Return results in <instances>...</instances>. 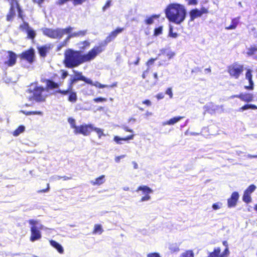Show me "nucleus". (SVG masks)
<instances>
[{
    "instance_id": "nucleus-1",
    "label": "nucleus",
    "mask_w": 257,
    "mask_h": 257,
    "mask_svg": "<svg viewBox=\"0 0 257 257\" xmlns=\"http://www.w3.org/2000/svg\"><path fill=\"white\" fill-rule=\"evenodd\" d=\"M103 51V45L95 46L87 53L83 54H81L80 51L69 48L64 52L63 64L68 68L76 67L83 63L94 60Z\"/></svg>"
},
{
    "instance_id": "nucleus-2",
    "label": "nucleus",
    "mask_w": 257,
    "mask_h": 257,
    "mask_svg": "<svg viewBox=\"0 0 257 257\" xmlns=\"http://www.w3.org/2000/svg\"><path fill=\"white\" fill-rule=\"evenodd\" d=\"M186 15L184 6L178 4L170 5L166 10V16L168 19L177 24H180L185 20Z\"/></svg>"
},
{
    "instance_id": "nucleus-3",
    "label": "nucleus",
    "mask_w": 257,
    "mask_h": 257,
    "mask_svg": "<svg viewBox=\"0 0 257 257\" xmlns=\"http://www.w3.org/2000/svg\"><path fill=\"white\" fill-rule=\"evenodd\" d=\"M73 28L71 26L64 29L56 28L55 29L44 28L41 29L43 34L51 39H61L65 34H70Z\"/></svg>"
},
{
    "instance_id": "nucleus-4",
    "label": "nucleus",
    "mask_w": 257,
    "mask_h": 257,
    "mask_svg": "<svg viewBox=\"0 0 257 257\" xmlns=\"http://www.w3.org/2000/svg\"><path fill=\"white\" fill-rule=\"evenodd\" d=\"M231 98H238L241 101L246 102V103L239 108L238 111L242 112L244 110L251 109H257V106L254 104L248 103L253 100L254 96L252 93H240L238 94L233 95L230 96Z\"/></svg>"
},
{
    "instance_id": "nucleus-5",
    "label": "nucleus",
    "mask_w": 257,
    "mask_h": 257,
    "mask_svg": "<svg viewBox=\"0 0 257 257\" xmlns=\"http://www.w3.org/2000/svg\"><path fill=\"white\" fill-rule=\"evenodd\" d=\"M244 66L238 62H235L227 67V72L231 78L238 79L242 75Z\"/></svg>"
},
{
    "instance_id": "nucleus-6",
    "label": "nucleus",
    "mask_w": 257,
    "mask_h": 257,
    "mask_svg": "<svg viewBox=\"0 0 257 257\" xmlns=\"http://www.w3.org/2000/svg\"><path fill=\"white\" fill-rule=\"evenodd\" d=\"M28 222L31 225L30 227L31 235L30 236V240L32 242H34L40 239L42 237L40 230L43 228V225L40 224L39 226H37L39 223V221L37 220L30 219L28 220Z\"/></svg>"
},
{
    "instance_id": "nucleus-7",
    "label": "nucleus",
    "mask_w": 257,
    "mask_h": 257,
    "mask_svg": "<svg viewBox=\"0 0 257 257\" xmlns=\"http://www.w3.org/2000/svg\"><path fill=\"white\" fill-rule=\"evenodd\" d=\"M45 87L42 86H37L34 87L32 92V98L37 102H44L47 95L43 94L45 90Z\"/></svg>"
},
{
    "instance_id": "nucleus-8",
    "label": "nucleus",
    "mask_w": 257,
    "mask_h": 257,
    "mask_svg": "<svg viewBox=\"0 0 257 257\" xmlns=\"http://www.w3.org/2000/svg\"><path fill=\"white\" fill-rule=\"evenodd\" d=\"M19 57L22 60H25L29 64H32L35 60V52L33 47L22 52Z\"/></svg>"
},
{
    "instance_id": "nucleus-9",
    "label": "nucleus",
    "mask_w": 257,
    "mask_h": 257,
    "mask_svg": "<svg viewBox=\"0 0 257 257\" xmlns=\"http://www.w3.org/2000/svg\"><path fill=\"white\" fill-rule=\"evenodd\" d=\"M92 129L93 124H81L78 126L76 130H74V133L75 134H82L86 136L90 134L92 132Z\"/></svg>"
},
{
    "instance_id": "nucleus-10",
    "label": "nucleus",
    "mask_w": 257,
    "mask_h": 257,
    "mask_svg": "<svg viewBox=\"0 0 257 257\" xmlns=\"http://www.w3.org/2000/svg\"><path fill=\"white\" fill-rule=\"evenodd\" d=\"M124 30L123 28L117 27L114 30L110 32L104 40V44L101 43L100 45H103V48L104 49V46L108 43L113 41L117 36V35L121 33Z\"/></svg>"
},
{
    "instance_id": "nucleus-11",
    "label": "nucleus",
    "mask_w": 257,
    "mask_h": 257,
    "mask_svg": "<svg viewBox=\"0 0 257 257\" xmlns=\"http://www.w3.org/2000/svg\"><path fill=\"white\" fill-rule=\"evenodd\" d=\"M139 191H141L142 193L145 195L141 199L142 202L148 201L151 199V196L149 194L153 193V190L149 187L146 185L140 186L136 189L137 192Z\"/></svg>"
},
{
    "instance_id": "nucleus-12",
    "label": "nucleus",
    "mask_w": 257,
    "mask_h": 257,
    "mask_svg": "<svg viewBox=\"0 0 257 257\" xmlns=\"http://www.w3.org/2000/svg\"><path fill=\"white\" fill-rule=\"evenodd\" d=\"M41 82L46 84L45 88L47 90L58 89L61 85V83L55 82L51 79L42 78Z\"/></svg>"
},
{
    "instance_id": "nucleus-13",
    "label": "nucleus",
    "mask_w": 257,
    "mask_h": 257,
    "mask_svg": "<svg viewBox=\"0 0 257 257\" xmlns=\"http://www.w3.org/2000/svg\"><path fill=\"white\" fill-rule=\"evenodd\" d=\"M228 250L224 249L221 252V248L219 247H215L212 252L208 253L207 257H228Z\"/></svg>"
},
{
    "instance_id": "nucleus-14",
    "label": "nucleus",
    "mask_w": 257,
    "mask_h": 257,
    "mask_svg": "<svg viewBox=\"0 0 257 257\" xmlns=\"http://www.w3.org/2000/svg\"><path fill=\"white\" fill-rule=\"evenodd\" d=\"M8 60L4 62V64L7 67H12L16 64L17 56L12 51H8Z\"/></svg>"
},
{
    "instance_id": "nucleus-15",
    "label": "nucleus",
    "mask_w": 257,
    "mask_h": 257,
    "mask_svg": "<svg viewBox=\"0 0 257 257\" xmlns=\"http://www.w3.org/2000/svg\"><path fill=\"white\" fill-rule=\"evenodd\" d=\"M208 10L207 9L203 7L200 10L197 9H193L189 12L190 20L193 21L195 19L201 17L203 14H207Z\"/></svg>"
},
{
    "instance_id": "nucleus-16",
    "label": "nucleus",
    "mask_w": 257,
    "mask_h": 257,
    "mask_svg": "<svg viewBox=\"0 0 257 257\" xmlns=\"http://www.w3.org/2000/svg\"><path fill=\"white\" fill-rule=\"evenodd\" d=\"M239 194L237 192H233L230 197L227 199V206L229 208L235 207L239 199Z\"/></svg>"
},
{
    "instance_id": "nucleus-17",
    "label": "nucleus",
    "mask_w": 257,
    "mask_h": 257,
    "mask_svg": "<svg viewBox=\"0 0 257 257\" xmlns=\"http://www.w3.org/2000/svg\"><path fill=\"white\" fill-rule=\"evenodd\" d=\"M74 73L75 75L74 78H75L77 81H83L88 84H92V81L90 79L87 78L83 76L82 72L75 71Z\"/></svg>"
},
{
    "instance_id": "nucleus-18",
    "label": "nucleus",
    "mask_w": 257,
    "mask_h": 257,
    "mask_svg": "<svg viewBox=\"0 0 257 257\" xmlns=\"http://www.w3.org/2000/svg\"><path fill=\"white\" fill-rule=\"evenodd\" d=\"M37 49L40 56L45 57L47 53H48L51 49V47L49 45H45L38 47Z\"/></svg>"
},
{
    "instance_id": "nucleus-19",
    "label": "nucleus",
    "mask_w": 257,
    "mask_h": 257,
    "mask_svg": "<svg viewBox=\"0 0 257 257\" xmlns=\"http://www.w3.org/2000/svg\"><path fill=\"white\" fill-rule=\"evenodd\" d=\"M90 42L88 40H84L79 42L77 45L79 48V51L81 52V54L82 52L87 50L90 46Z\"/></svg>"
},
{
    "instance_id": "nucleus-20",
    "label": "nucleus",
    "mask_w": 257,
    "mask_h": 257,
    "mask_svg": "<svg viewBox=\"0 0 257 257\" xmlns=\"http://www.w3.org/2000/svg\"><path fill=\"white\" fill-rule=\"evenodd\" d=\"M69 1H72L73 4L76 6L82 4L86 0H57L56 5L59 6H62Z\"/></svg>"
},
{
    "instance_id": "nucleus-21",
    "label": "nucleus",
    "mask_w": 257,
    "mask_h": 257,
    "mask_svg": "<svg viewBox=\"0 0 257 257\" xmlns=\"http://www.w3.org/2000/svg\"><path fill=\"white\" fill-rule=\"evenodd\" d=\"M204 108L206 112L213 114L218 109V106L214 104L212 102H210L204 106Z\"/></svg>"
},
{
    "instance_id": "nucleus-22",
    "label": "nucleus",
    "mask_w": 257,
    "mask_h": 257,
    "mask_svg": "<svg viewBox=\"0 0 257 257\" xmlns=\"http://www.w3.org/2000/svg\"><path fill=\"white\" fill-rule=\"evenodd\" d=\"M134 135H131L127 136L124 138H120L117 136H115L113 137V141L117 144L120 145V144H122V142H121L122 141H126L133 140L134 139Z\"/></svg>"
},
{
    "instance_id": "nucleus-23",
    "label": "nucleus",
    "mask_w": 257,
    "mask_h": 257,
    "mask_svg": "<svg viewBox=\"0 0 257 257\" xmlns=\"http://www.w3.org/2000/svg\"><path fill=\"white\" fill-rule=\"evenodd\" d=\"M185 118L184 116H178L173 117L163 123L164 125H174L180 120Z\"/></svg>"
},
{
    "instance_id": "nucleus-24",
    "label": "nucleus",
    "mask_w": 257,
    "mask_h": 257,
    "mask_svg": "<svg viewBox=\"0 0 257 257\" xmlns=\"http://www.w3.org/2000/svg\"><path fill=\"white\" fill-rule=\"evenodd\" d=\"M50 245L55 248L59 253L62 254L64 253V249L62 245L54 240H49Z\"/></svg>"
},
{
    "instance_id": "nucleus-25",
    "label": "nucleus",
    "mask_w": 257,
    "mask_h": 257,
    "mask_svg": "<svg viewBox=\"0 0 257 257\" xmlns=\"http://www.w3.org/2000/svg\"><path fill=\"white\" fill-rule=\"evenodd\" d=\"M67 100L72 103H75L77 100V95L76 92L72 89L68 94Z\"/></svg>"
},
{
    "instance_id": "nucleus-26",
    "label": "nucleus",
    "mask_w": 257,
    "mask_h": 257,
    "mask_svg": "<svg viewBox=\"0 0 257 257\" xmlns=\"http://www.w3.org/2000/svg\"><path fill=\"white\" fill-rule=\"evenodd\" d=\"M105 176L102 175L99 177L96 178L94 181H91L90 183L94 186H99L102 184L105 181Z\"/></svg>"
},
{
    "instance_id": "nucleus-27",
    "label": "nucleus",
    "mask_w": 257,
    "mask_h": 257,
    "mask_svg": "<svg viewBox=\"0 0 257 257\" xmlns=\"http://www.w3.org/2000/svg\"><path fill=\"white\" fill-rule=\"evenodd\" d=\"M239 23V18H235L231 20V24L227 27H225L226 30H234L236 29Z\"/></svg>"
},
{
    "instance_id": "nucleus-28",
    "label": "nucleus",
    "mask_w": 257,
    "mask_h": 257,
    "mask_svg": "<svg viewBox=\"0 0 257 257\" xmlns=\"http://www.w3.org/2000/svg\"><path fill=\"white\" fill-rule=\"evenodd\" d=\"M87 33L86 30L79 31L77 32L72 33L71 32L68 34V38L77 37H83L86 35Z\"/></svg>"
},
{
    "instance_id": "nucleus-29",
    "label": "nucleus",
    "mask_w": 257,
    "mask_h": 257,
    "mask_svg": "<svg viewBox=\"0 0 257 257\" xmlns=\"http://www.w3.org/2000/svg\"><path fill=\"white\" fill-rule=\"evenodd\" d=\"M103 231L101 225L99 224H96L94 225V228L92 231L93 234H101Z\"/></svg>"
},
{
    "instance_id": "nucleus-30",
    "label": "nucleus",
    "mask_w": 257,
    "mask_h": 257,
    "mask_svg": "<svg viewBox=\"0 0 257 257\" xmlns=\"http://www.w3.org/2000/svg\"><path fill=\"white\" fill-rule=\"evenodd\" d=\"M179 245L177 243L170 244L169 246V249L171 253L177 252L180 250Z\"/></svg>"
},
{
    "instance_id": "nucleus-31",
    "label": "nucleus",
    "mask_w": 257,
    "mask_h": 257,
    "mask_svg": "<svg viewBox=\"0 0 257 257\" xmlns=\"http://www.w3.org/2000/svg\"><path fill=\"white\" fill-rule=\"evenodd\" d=\"M26 32H27V38L28 39L34 40L36 36V32L32 28H31Z\"/></svg>"
},
{
    "instance_id": "nucleus-32",
    "label": "nucleus",
    "mask_w": 257,
    "mask_h": 257,
    "mask_svg": "<svg viewBox=\"0 0 257 257\" xmlns=\"http://www.w3.org/2000/svg\"><path fill=\"white\" fill-rule=\"evenodd\" d=\"M25 127L23 125H21L18 126V128H17L13 132V136L15 137L18 136L20 134L23 133L25 131Z\"/></svg>"
},
{
    "instance_id": "nucleus-33",
    "label": "nucleus",
    "mask_w": 257,
    "mask_h": 257,
    "mask_svg": "<svg viewBox=\"0 0 257 257\" xmlns=\"http://www.w3.org/2000/svg\"><path fill=\"white\" fill-rule=\"evenodd\" d=\"M242 200L244 202H245L247 204L251 202V198L250 194L244 192L243 196H242Z\"/></svg>"
},
{
    "instance_id": "nucleus-34",
    "label": "nucleus",
    "mask_w": 257,
    "mask_h": 257,
    "mask_svg": "<svg viewBox=\"0 0 257 257\" xmlns=\"http://www.w3.org/2000/svg\"><path fill=\"white\" fill-rule=\"evenodd\" d=\"M31 27L29 26L28 23L24 22L21 25L19 26V29L22 31H27L29 29H30Z\"/></svg>"
},
{
    "instance_id": "nucleus-35",
    "label": "nucleus",
    "mask_w": 257,
    "mask_h": 257,
    "mask_svg": "<svg viewBox=\"0 0 257 257\" xmlns=\"http://www.w3.org/2000/svg\"><path fill=\"white\" fill-rule=\"evenodd\" d=\"M92 131H94L97 133V134L98 135V137L99 139H100L102 136H105V135L103 133V130L100 128L95 127L93 126Z\"/></svg>"
},
{
    "instance_id": "nucleus-36",
    "label": "nucleus",
    "mask_w": 257,
    "mask_h": 257,
    "mask_svg": "<svg viewBox=\"0 0 257 257\" xmlns=\"http://www.w3.org/2000/svg\"><path fill=\"white\" fill-rule=\"evenodd\" d=\"M194 254L193 250H187L182 253L180 257H194Z\"/></svg>"
},
{
    "instance_id": "nucleus-37",
    "label": "nucleus",
    "mask_w": 257,
    "mask_h": 257,
    "mask_svg": "<svg viewBox=\"0 0 257 257\" xmlns=\"http://www.w3.org/2000/svg\"><path fill=\"white\" fill-rule=\"evenodd\" d=\"M256 52L257 47L254 46H251L248 49L246 53L248 56H252L254 55Z\"/></svg>"
},
{
    "instance_id": "nucleus-38",
    "label": "nucleus",
    "mask_w": 257,
    "mask_h": 257,
    "mask_svg": "<svg viewBox=\"0 0 257 257\" xmlns=\"http://www.w3.org/2000/svg\"><path fill=\"white\" fill-rule=\"evenodd\" d=\"M256 189V186L254 184L250 185L244 192L251 194Z\"/></svg>"
},
{
    "instance_id": "nucleus-39",
    "label": "nucleus",
    "mask_w": 257,
    "mask_h": 257,
    "mask_svg": "<svg viewBox=\"0 0 257 257\" xmlns=\"http://www.w3.org/2000/svg\"><path fill=\"white\" fill-rule=\"evenodd\" d=\"M71 89H69V87L68 86V88L67 89L65 90H61V89H58L55 91L56 93L60 94L62 95H66L69 94V92Z\"/></svg>"
},
{
    "instance_id": "nucleus-40",
    "label": "nucleus",
    "mask_w": 257,
    "mask_h": 257,
    "mask_svg": "<svg viewBox=\"0 0 257 257\" xmlns=\"http://www.w3.org/2000/svg\"><path fill=\"white\" fill-rule=\"evenodd\" d=\"M68 121L71 125V127L73 128L74 130H76L78 126L75 124V120L74 118L70 117L68 119Z\"/></svg>"
},
{
    "instance_id": "nucleus-41",
    "label": "nucleus",
    "mask_w": 257,
    "mask_h": 257,
    "mask_svg": "<svg viewBox=\"0 0 257 257\" xmlns=\"http://www.w3.org/2000/svg\"><path fill=\"white\" fill-rule=\"evenodd\" d=\"M156 15H153L148 17L145 20V23L147 25H151L154 23V18H157Z\"/></svg>"
},
{
    "instance_id": "nucleus-42",
    "label": "nucleus",
    "mask_w": 257,
    "mask_h": 257,
    "mask_svg": "<svg viewBox=\"0 0 257 257\" xmlns=\"http://www.w3.org/2000/svg\"><path fill=\"white\" fill-rule=\"evenodd\" d=\"M22 112L26 115H32V114H38V115L42 114V112L40 111H22Z\"/></svg>"
},
{
    "instance_id": "nucleus-43",
    "label": "nucleus",
    "mask_w": 257,
    "mask_h": 257,
    "mask_svg": "<svg viewBox=\"0 0 257 257\" xmlns=\"http://www.w3.org/2000/svg\"><path fill=\"white\" fill-rule=\"evenodd\" d=\"M163 27L159 26L154 29V36H157L162 34Z\"/></svg>"
},
{
    "instance_id": "nucleus-44",
    "label": "nucleus",
    "mask_w": 257,
    "mask_h": 257,
    "mask_svg": "<svg viewBox=\"0 0 257 257\" xmlns=\"http://www.w3.org/2000/svg\"><path fill=\"white\" fill-rule=\"evenodd\" d=\"M252 70L250 69H247L245 72V78L248 80L250 81L252 80Z\"/></svg>"
},
{
    "instance_id": "nucleus-45",
    "label": "nucleus",
    "mask_w": 257,
    "mask_h": 257,
    "mask_svg": "<svg viewBox=\"0 0 257 257\" xmlns=\"http://www.w3.org/2000/svg\"><path fill=\"white\" fill-rule=\"evenodd\" d=\"M90 85L95 86V87L99 88H107V87H109V86L107 85L102 84L97 81L95 82V83H93L92 82V84H90Z\"/></svg>"
},
{
    "instance_id": "nucleus-46",
    "label": "nucleus",
    "mask_w": 257,
    "mask_h": 257,
    "mask_svg": "<svg viewBox=\"0 0 257 257\" xmlns=\"http://www.w3.org/2000/svg\"><path fill=\"white\" fill-rule=\"evenodd\" d=\"M248 82H249V85L248 86H244L245 89H247V90H253L254 88V84H253V80H251L248 81Z\"/></svg>"
},
{
    "instance_id": "nucleus-47",
    "label": "nucleus",
    "mask_w": 257,
    "mask_h": 257,
    "mask_svg": "<svg viewBox=\"0 0 257 257\" xmlns=\"http://www.w3.org/2000/svg\"><path fill=\"white\" fill-rule=\"evenodd\" d=\"M111 0H108L105 3V5L103 6L102 10V11L104 12L106 11V9H107L108 8L110 7L111 6Z\"/></svg>"
},
{
    "instance_id": "nucleus-48",
    "label": "nucleus",
    "mask_w": 257,
    "mask_h": 257,
    "mask_svg": "<svg viewBox=\"0 0 257 257\" xmlns=\"http://www.w3.org/2000/svg\"><path fill=\"white\" fill-rule=\"evenodd\" d=\"M157 59V58H151L149 59L146 62V65L148 67L154 64L155 61Z\"/></svg>"
},
{
    "instance_id": "nucleus-49",
    "label": "nucleus",
    "mask_w": 257,
    "mask_h": 257,
    "mask_svg": "<svg viewBox=\"0 0 257 257\" xmlns=\"http://www.w3.org/2000/svg\"><path fill=\"white\" fill-rule=\"evenodd\" d=\"M93 100L95 102H105L106 101L107 99L104 97H99L94 98Z\"/></svg>"
},
{
    "instance_id": "nucleus-50",
    "label": "nucleus",
    "mask_w": 257,
    "mask_h": 257,
    "mask_svg": "<svg viewBox=\"0 0 257 257\" xmlns=\"http://www.w3.org/2000/svg\"><path fill=\"white\" fill-rule=\"evenodd\" d=\"M70 38H68V35L67 36V37L64 40V41L60 44V45L63 47L64 46H66L68 42H69V40L70 39Z\"/></svg>"
},
{
    "instance_id": "nucleus-51",
    "label": "nucleus",
    "mask_w": 257,
    "mask_h": 257,
    "mask_svg": "<svg viewBox=\"0 0 257 257\" xmlns=\"http://www.w3.org/2000/svg\"><path fill=\"white\" fill-rule=\"evenodd\" d=\"M166 94H168L170 98H172L173 96L172 88H168L166 90Z\"/></svg>"
},
{
    "instance_id": "nucleus-52",
    "label": "nucleus",
    "mask_w": 257,
    "mask_h": 257,
    "mask_svg": "<svg viewBox=\"0 0 257 257\" xmlns=\"http://www.w3.org/2000/svg\"><path fill=\"white\" fill-rule=\"evenodd\" d=\"M77 81L76 80V79L75 78H73L72 79H71L69 83V84H68V87H69V89H72V87H73V85L74 83H75L76 82H77Z\"/></svg>"
},
{
    "instance_id": "nucleus-53",
    "label": "nucleus",
    "mask_w": 257,
    "mask_h": 257,
    "mask_svg": "<svg viewBox=\"0 0 257 257\" xmlns=\"http://www.w3.org/2000/svg\"><path fill=\"white\" fill-rule=\"evenodd\" d=\"M33 3L37 4L40 7H42V4L45 0H32Z\"/></svg>"
},
{
    "instance_id": "nucleus-54",
    "label": "nucleus",
    "mask_w": 257,
    "mask_h": 257,
    "mask_svg": "<svg viewBox=\"0 0 257 257\" xmlns=\"http://www.w3.org/2000/svg\"><path fill=\"white\" fill-rule=\"evenodd\" d=\"M140 60V58L139 56H137L136 60L134 62H129L128 64L130 65H138L139 63Z\"/></svg>"
},
{
    "instance_id": "nucleus-55",
    "label": "nucleus",
    "mask_w": 257,
    "mask_h": 257,
    "mask_svg": "<svg viewBox=\"0 0 257 257\" xmlns=\"http://www.w3.org/2000/svg\"><path fill=\"white\" fill-rule=\"evenodd\" d=\"M147 257H160V254L158 252H152L147 254Z\"/></svg>"
},
{
    "instance_id": "nucleus-56",
    "label": "nucleus",
    "mask_w": 257,
    "mask_h": 257,
    "mask_svg": "<svg viewBox=\"0 0 257 257\" xmlns=\"http://www.w3.org/2000/svg\"><path fill=\"white\" fill-rule=\"evenodd\" d=\"M142 103L148 107L151 106L152 105V102L149 99H145L143 100L142 101Z\"/></svg>"
},
{
    "instance_id": "nucleus-57",
    "label": "nucleus",
    "mask_w": 257,
    "mask_h": 257,
    "mask_svg": "<svg viewBox=\"0 0 257 257\" xmlns=\"http://www.w3.org/2000/svg\"><path fill=\"white\" fill-rule=\"evenodd\" d=\"M49 189H50L49 184L48 183L47 185V188L46 189L40 190H39L38 191V193H45V192H48L49 190Z\"/></svg>"
},
{
    "instance_id": "nucleus-58",
    "label": "nucleus",
    "mask_w": 257,
    "mask_h": 257,
    "mask_svg": "<svg viewBox=\"0 0 257 257\" xmlns=\"http://www.w3.org/2000/svg\"><path fill=\"white\" fill-rule=\"evenodd\" d=\"M222 244H223V245L224 246H225V249H227V250H228V255H229V254L230 253V251H229V247H228V245L227 241L226 240H224L222 242Z\"/></svg>"
},
{
    "instance_id": "nucleus-59",
    "label": "nucleus",
    "mask_w": 257,
    "mask_h": 257,
    "mask_svg": "<svg viewBox=\"0 0 257 257\" xmlns=\"http://www.w3.org/2000/svg\"><path fill=\"white\" fill-rule=\"evenodd\" d=\"M62 75H61V78L62 79H64L67 76L68 74V72L64 70H62Z\"/></svg>"
},
{
    "instance_id": "nucleus-60",
    "label": "nucleus",
    "mask_w": 257,
    "mask_h": 257,
    "mask_svg": "<svg viewBox=\"0 0 257 257\" xmlns=\"http://www.w3.org/2000/svg\"><path fill=\"white\" fill-rule=\"evenodd\" d=\"M169 35L173 38H176L178 36V34L176 33H173L172 28H170Z\"/></svg>"
},
{
    "instance_id": "nucleus-61",
    "label": "nucleus",
    "mask_w": 257,
    "mask_h": 257,
    "mask_svg": "<svg viewBox=\"0 0 257 257\" xmlns=\"http://www.w3.org/2000/svg\"><path fill=\"white\" fill-rule=\"evenodd\" d=\"M220 208V206L219 203H214L212 205V208L214 210H217Z\"/></svg>"
},
{
    "instance_id": "nucleus-62",
    "label": "nucleus",
    "mask_w": 257,
    "mask_h": 257,
    "mask_svg": "<svg viewBox=\"0 0 257 257\" xmlns=\"http://www.w3.org/2000/svg\"><path fill=\"white\" fill-rule=\"evenodd\" d=\"M59 179H63L64 181H66V180L72 179V177H68V176H59Z\"/></svg>"
},
{
    "instance_id": "nucleus-63",
    "label": "nucleus",
    "mask_w": 257,
    "mask_h": 257,
    "mask_svg": "<svg viewBox=\"0 0 257 257\" xmlns=\"http://www.w3.org/2000/svg\"><path fill=\"white\" fill-rule=\"evenodd\" d=\"M156 98L159 100L164 98V95L163 93H159L156 95Z\"/></svg>"
},
{
    "instance_id": "nucleus-64",
    "label": "nucleus",
    "mask_w": 257,
    "mask_h": 257,
    "mask_svg": "<svg viewBox=\"0 0 257 257\" xmlns=\"http://www.w3.org/2000/svg\"><path fill=\"white\" fill-rule=\"evenodd\" d=\"M124 156H117L115 158V161L116 162H119V160L120 159V158L123 157Z\"/></svg>"
}]
</instances>
